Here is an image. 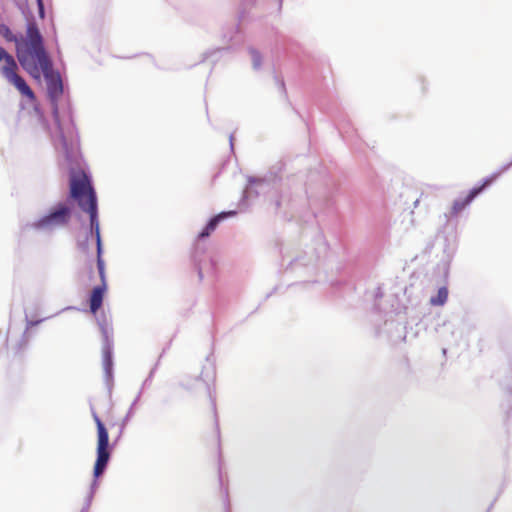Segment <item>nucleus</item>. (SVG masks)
I'll list each match as a JSON object with an SVG mask.
<instances>
[{
    "label": "nucleus",
    "instance_id": "nucleus-1",
    "mask_svg": "<svg viewBox=\"0 0 512 512\" xmlns=\"http://www.w3.org/2000/svg\"><path fill=\"white\" fill-rule=\"evenodd\" d=\"M39 66L47 84V96L51 105L52 117L57 128L61 146L66 160L71 162L75 157L78 141L71 114L68 115L67 123H64L60 118L58 101L64 92L63 81L60 73L54 70L51 58L39 62Z\"/></svg>",
    "mask_w": 512,
    "mask_h": 512
},
{
    "label": "nucleus",
    "instance_id": "nucleus-2",
    "mask_svg": "<svg viewBox=\"0 0 512 512\" xmlns=\"http://www.w3.org/2000/svg\"><path fill=\"white\" fill-rule=\"evenodd\" d=\"M69 187L67 201L74 200L80 209L98 202L91 178L84 170L77 172L73 167L69 169Z\"/></svg>",
    "mask_w": 512,
    "mask_h": 512
},
{
    "label": "nucleus",
    "instance_id": "nucleus-3",
    "mask_svg": "<svg viewBox=\"0 0 512 512\" xmlns=\"http://www.w3.org/2000/svg\"><path fill=\"white\" fill-rule=\"evenodd\" d=\"M92 416L97 427L96 461L93 468V476L99 478L107 469L111 458V447L109 444L108 430L104 423L94 410H92Z\"/></svg>",
    "mask_w": 512,
    "mask_h": 512
},
{
    "label": "nucleus",
    "instance_id": "nucleus-4",
    "mask_svg": "<svg viewBox=\"0 0 512 512\" xmlns=\"http://www.w3.org/2000/svg\"><path fill=\"white\" fill-rule=\"evenodd\" d=\"M26 37L21 40L24 43L25 49L22 53L30 54L31 58L41 62L50 58L45 45L44 38L39 30L36 20L33 15L26 17Z\"/></svg>",
    "mask_w": 512,
    "mask_h": 512
},
{
    "label": "nucleus",
    "instance_id": "nucleus-5",
    "mask_svg": "<svg viewBox=\"0 0 512 512\" xmlns=\"http://www.w3.org/2000/svg\"><path fill=\"white\" fill-rule=\"evenodd\" d=\"M72 207L68 201L56 203L49 212L33 223L36 229H54L68 225L72 217Z\"/></svg>",
    "mask_w": 512,
    "mask_h": 512
},
{
    "label": "nucleus",
    "instance_id": "nucleus-6",
    "mask_svg": "<svg viewBox=\"0 0 512 512\" xmlns=\"http://www.w3.org/2000/svg\"><path fill=\"white\" fill-rule=\"evenodd\" d=\"M97 323L102 334V363L105 380L109 382L113 379V337L105 316L97 318Z\"/></svg>",
    "mask_w": 512,
    "mask_h": 512
},
{
    "label": "nucleus",
    "instance_id": "nucleus-7",
    "mask_svg": "<svg viewBox=\"0 0 512 512\" xmlns=\"http://www.w3.org/2000/svg\"><path fill=\"white\" fill-rule=\"evenodd\" d=\"M97 269L101 284L95 286L89 295V308L91 313L96 314L103 304L104 293L107 289L106 272L104 259H97Z\"/></svg>",
    "mask_w": 512,
    "mask_h": 512
},
{
    "label": "nucleus",
    "instance_id": "nucleus-8",
    "mask_svg": "<svg viewBox=\"0 0 512 512\" xmlns=\"http://www.w3.org/2000/svg\"><path fill=\"white\" fill-rule=\"evenodd\" d=\"M499 174L500 173H496L486 177L483 180V184L472 188L467 196L464 198L459 197L455 199L451 208L450 217H456L467 205H469L474 200L477 195H479L484 190L485 187L489 186L498 177Z\"/></svg>",
    "mask_w": 512,
    "mask_h": 512
},
{
    "label": "nucleus",
    "instance_id": "nucleus-9",
    "mask_svg": "<svg viewBox=\"0 0 512 512\" xmlns=\"http://www.w3.org/2000/svg\"><path fill=\"white\" fill-rule=\"evenodd\" d=\"M81 210L89 214L90 231L87 234L95 236L97 259H103L102 258L103 245H102V239H101V234H100L98 202L92 203V205H86V207L81 208Z\"/></svg>",
    "mask_w": 512,
    "mask_h": 512
},
{
    "label": "nucleus",
    "instance_id": "nucleus-10",
    "mask_svg": "<svg viewBox=\"0 0 512 512\" xmlns=\"http://www.w3.org/2000/svg\"><path fill=\"white\" fill-rule=\"evenodd\" d=\"M16 57H17V61L19 62L20 66L23 68V70H25L34 79H37V80L40 79L41 68L37 61L32 62L29 59L31 57L30 54L22 53V48L18 47L16 49Z\"/></svg>",
    "mask_w": 512,
    "mask_h": 512
},
{
    "label": "nucleus",
    "instance_id": "nucleus-11",
    "mask_svg": "<svg viewBox=\"0 0 512 512\" xmlns=\"http://www.w3.org/2000/svg\"><path fill=\"white\" fill-rule=\"evenodd\" d=\"M6 80L12 84L22 96L26 97L30 102L36 101V95L31 87L27 84L25 79L18 73L6 78Z\"/></svg>",
    "mask_w": 512,
    "mask_h": 512
},
{
    "label": "nucleus",
    "instance_id": "nucleus-12",
    "mask_svg": "<svg viewBox=\"0 0 512 512\" xmlns=\"http://www.w3.org/2000/svg\"><path fill=\"white\" fill-rule=\"evenodd\" d=\"M3 61L5 65L1 68V74L5 79L17 73L18 63L11 54L6 52V57L3 58Z\"/></svg>",
    "mask_w": 512,
    "mask_h": 512
},
{
    "label": "nucleus",
    "instance_id": "nucleus-13",
    "mask_svg": "<svg viewBox=\"0 0 512 512\" xmlns=\"http://www.w3.org/2000/svg\"><path fill=\"white\" fill-rule=\"evenodd\" d=\"M0 36L3 37L7 42L15 43L16 49L20 47L21 40H23L22 35L14 34L9 26L4 23H0Z\"/></svg>",
    "mask_w": 512,
    "mask_h": 512
},
{
    "label": "nucleus",
    "instance_id": "nucleus-14",
    "mask_svg": "<svg viewBox=\"0 0 512 512\" xmlns=\"http://www.w3.org/2000/svg\"><path fill=\"white\" fill-rule=\"evenodd\" d=\"M235 214H236V211H223V212H220L219 214L211 217L206 224L208 226V230L214 231L221 221H223L224 219H226L228 217L234 216Z\"/></svg>",
    "mask_w": 512,
    "mask_h": 512
},
{
    "label": "nucleus",
    "instance_id": "nucleus-15",
    "mask_svg": "<svg viewBox=\"0 0 512 512\" xmlns=\"http://www.w3.org/2000/svg\"><path fill=\"white\" fill-rule=\"evenodd\" d=\"M447 298L448 289L445 286H443L439 288L436 296L431 297L430 303L434 306H442L446 303Z\"/></svg>",
    "mask_w": 512,
    "mask_h": 512
},
{
    "label": "nucleus",
    "instance_id": "nucleus-16",
    "mask_svg": "<svg viewBox=\"0 0 512 512\" xmlns=\"http://www.w3.org/2000/svg\"><path fill=\"white\" fill-rule=\"evenodd\" d=\"M248 52H249V54L251 55V58H252L253 69L254 70H260L261 66H262V55H261V53L257 49H255L253 47H249Z\"/></svg>",
    "mask_w": 512,
    "mask_h": 512
},
{
    "label": "nucleus",
    "instance_id": "nucleus-17",
    "mask_svg": "<svg viewBox=\"0 0 512 512\" xmlns=\"http://www.w3.org/2000/svg\"><path fill=\"white\" fill-rule=\"evenodd\" d=\"M207 391H208V396L210 398L211 406H212V409L214 412L215 426H216V431H217V437L219 440L220 439V429H219L218 415H217V410H216V397L214 395V392L211 390L210 386H207Z\"/></svg>",
    "mask_w": 512,
    "mask_h": 512
},
{
    "label": "nucleus",
    "instance_id": "nucleus-18",
    "mask_svg": "<svg viewBox=\"0 0 512 512\" xmlns=\"http://www.w3.org/2000/svg\"><path fill=\"white\" fill-rule=\"evenodd\" d=\"M193 260L198 272L199 279L202 280L204 267L202 266L201 260L198 258V250H196L193 254Z\"/></svg>",
    "mask_w": 512,
    "mask_h": 512
},
{
    "label": "nucleus",
    "instance_id": "nucleus-19",
    "mask_svg": "<svg viewBox=\"0 0 512 512\" xmlns=\"http://www.w3.org/2000/svg\"><path fill=\"white\" fill-rule=\"evenodd\" d=\"M140 395L141 393H139L137 395V397L135 398V400L133 401V403L131 404L126 416L124 417L123 421H122V428L127 424V422L129 421V419L133 416V409L136 405V403L138 402L139 398H140Z\"/></svg>",
    "mask_w": 512,
    "mask_h": 512
},
{
    "label": "nucleus",
    "instance_id": "nucleus-20",
    "mask_svg": "<svg viewBox=\"0 0 512 512\" xmlns=\"http://www.w3.org/2000/svg\"><path fill=\"white\" fill-rule=\"evenodd\" d=\"M275 83L278 85L279 90L283 94L284 97H287V90L285 86V82L282 78H280L278 75H274Z\"/></svg>",
    "mask_w": 512,
    "mask_h": 512
},
{
    "label": "nucleus",
    "instance_id": "nucleus-21",
    "mask_svg": "<svg viewBox=\"0 0 512 512\" xmlns=\"http://www.w3.org/2000/svg\"><path fill=\"white\" fill-rule=\"evenodd\" d=\"M97 479H98V478H96V477L94 476V480H93V482H92V484H91L90 492H89V494H88V496H87V498H86V499H87V508H89V507H90V505H91V501H92L93 496H94L95 489H96V488H97V486H98Z\"/></svg>",
    "mask_w": 512,
    "mask_h": 512
},
{
    "label": "nucleus",
    "instance_id": "nucleus-22",
    "mask_svg": "<svg viewBox=\"0 0 512 512\" xmlns=\"http://www.w3.org/2000/svg\"><path fill=\"white\" fill-rule=\"evenodd\" d=\"M91 235L87 234L84 238V240H79L78 243H77V246H78V249L84 253H87L88 252V243H89V237Z\"/></svg>",
    "mask_w": 512,
    "mask_h": 512
},
{
    "label": "nucleus",
    "instance_id": "nucleus-23",
    "mask_svg": "<svg viewBox=\"0 0 512 512\" xmlns=\"http://www.w3.org/2000/svg\"><path fill=\"white\" fill-rule=\"evenodd\" d=\"M36 1H37V6H38L39 16L41 18H44L45 17V7H44L43 0H36Z\"/></svg>",
    "mask_w": 512,
    "mask_h": 512
},
{
    "label": "nucleus",
    "instance_id": "nucleus-24",
    "mask_svg": "<svg viewBox=\"0 0 512 512\" xmlns=\"http://www.w3.org/2000/svg\"><path fill=\"white\" fill-rule=\"evenodd\" d=\"M212 232V230H208V226L206 225L204 229L198 234V239L209 237Z\"/></svg>",
    "mask_w": 512,
    "mask_h": 512
},
{
    "label": "nucleus",
    "instance_id": "nucleus-25",
    "mask_svg": "<svg viewBox=\"0 0 512 512\" xmlns=\"http://www.w3.org/2000/svg\"><path fill=\"white\" fill-rule=\"evenodd\" d=\"M6 50L3 47H0V63L3 61V58L6 57Z\"/></svg>",
    "mask_w": 512,
    "mask_h": 512
},
{
    "label": "nucleus",
    "instance_id": "nucleus-26",
    "mask_svg": "<svg viewBox=\"0 0 512 512\" xmlns=\"http://www.w3.org/2000/svg\"><path fill=\"white\" fill-rule=\"evenodd\" d=\"M260 182H261V180H260V179H256V178H254V177H250V178H249V183H250V184H253V183H260Z\"/></svg>",
    "mask_w": 512,
    "mask_h": 512
},
{
    "label": "nucleus",
    "instance_id": "nucleus-27",
    "mask_svg": "<svg viewBox=\"0 0 512 512\" xmlns=\"http://www.w3.org/2000/svg\"><path fill=\"white\" fill-rule=\"evenodd\" d=\"M208 264H209V267H210V269L212 271L214 269V266H215L214 261L212 259H210Z\"/></svg>",
    "mask_w": 512,
    "mask_h": 512
},
{
    "label": "nucleus",
    "instance_id": "nucleus-28",
    "mask_svg": "<svg viewBox=\"0 0 512 512\" xmlns=\"http://www.w3.org/2000/svg\"><path fill=\"white\" fill-rule=\"evenodd\" d=\"M510 166H512V161L509 164H507L506 166H504L502 171L507 170Z\"/></svg>",
    "mask_w": 512,
    "mask_h": 512
},
{
    "label": "nucleus",
    "instance_id": "nucleus-29",
    "mask_svg": "<svg viewBox=\"0 0 512 512\" xmlns=\"http://www.w3.org/2000/svg\"><path fill=\"white\" fill-rule=\"evenodd\" d=\"M231 148H233V135L231 134L229 137Z\"/></svg>",
    "mask_w": 512,
    "mask_h": 512
},
{
    "label": "nucleus",
    "instance_id": "nucleus-30",
    "mask_svg": "<svg viewBox=\"0 0 512 512\" xmlns=\"http://www.w3.org/2000/svg\"><path fill=\"white\" fill-rule=\"evenodd\" d=\"M89 508H87V502L85 503V506L83 507V509L81 510V512H87Z\"/></svg>",
    "mask_w": 512,
    "mask_h": 512
},
{
    "label": "nucleus",
    "instance_id": "nucleus-31",
    "mask_svg": "<svg viewBox=\"0 0 512 512\" xmlns=\"http://www.w3.org/2000/svg\"><path fill=\"white\" fill-rule=\"evenodd\" d=\"M36 323H37V322L29 321V322H28V325H29V326H31V325H34V324H36Z\"/></svg>",
    "mask_w": 512,
    "mask_h": 512
},
{
    "label": "nucleus",
    "instance_id": "nucleus-32",
    "mask_svg": "<svg viewBox=\"0 0 512 512\" xmlns=\"http://www.w3.org/2000/svg\"><path fill=\"white\" fill-rule=\"evenodd\" d=\"M227 512H229V511H227Z\"/></svg>",
    "mask_w": 512,
    "mask_h": 512
}]
</instances>
